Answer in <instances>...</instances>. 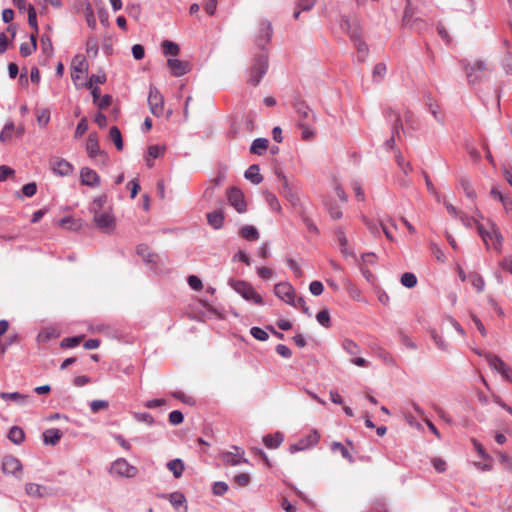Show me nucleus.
Here are the masks:
<instances>
[{"label": "nucleus", "instance_id": "f257e3e1", "mask_svg": "<svg viewBox=\"0 0 512 512\" xmlns=\"http://www.w3.org/2000/svg\"><path fill=\"white\" fill-rule=\"evenodd\" d=\"M107 201L106 195L96 197L89 206V211L93 214L95 225L103 230H112L115 226V218L110 211H104L103 207Z\"/></svg>", "mask_w": 512, "mask_h": 512}, {"label": "nucleus", "instance_id": "f03ea898", "mask_svg": "<svg viewBox=\"0 0 512 512\" xmlns=\"http://www.w3.org/2000/svg\"><path fill=\"white\" fill-rule=\"evenodd\" d=\"M477 230L487 249H489L491 243L495 251L498 253L502 251L504 239L494 222H489V229H485L481 223H478Z\"/></svg>", "mask_w": 512, "mask_h": 512}, {"label": "nucleus", "instance_id": "7ed1b4c3", "mask_svg": "<svg viewBox=\"0 0 512 512\" xmlns=\"http://www.w3.org/2000/svg\"><path fill=\"white\" fill-rule=\"evenodd\" d=\"M268 69V56L266 53H260L254 59V63L249 70L248 83L257 86Z\"/></svg>", "mask_w": 512, "mask_h": 512}, {"label": "nucleus", "instance_id": "20e7f679", "mask_svg": "<svg viewBox=\"0 0 512 512\" xmlns=\"http://www.w3.org/2000/svg\"><path fill=\"white\" fill-rule=\"evenodd\" d=\"M230 286L240 294L245 300L253 302L254 304H263L262 297L257 293L254 287L246 281L230 280Z\"/></svg>", "mask_w": 512, "mask_h": 512}, {"label": "nucleus", "instance_id": "39448f33", "mask_svg": "<svg viewBox=\"0 0 512 512\" xmlns=\"http://www.w3.org/2000/svg\"><path fill=\"white\" fill-rule=\"evenodd\" d=\"M464 70L466 73V77L468 83L470 85H475L479 83L487 70V65L484 61L478 60L474 63H465Z\"/></svg>", "mask_w": 512, "mask_h": 512}, {"label": "nucleus", "instance_id": "423d86ee", "mask_svg": "<svg viewBox=\"0 0 512 512\" xmlns=\"http://www.w3.org/2000/svg\"><path fill=\"white\" fill-rule=\"evenodd\" d=\"M138 470L135 466L130 465L124 458L115 460L110 468V473L120 477L132 478L136 476Z\"/></svg>", "mask_w": 512, "mask_h": 512}, {"label": "nucleus", "instance_id": "0eeeda50", "mask_svg": "<svg viewBox=\"0 0 512 512\" xmlns=\"http://www.w3.org/2000/svg\"><path fill=\"white\" fill-rule=\"evenodd\" d=\"M227 199L229 204L238 212L245 213L247 211V203L241 189L232 187L227 191Z\"/></svg>", "mask_w": 512, "mask_h": 512}, {"label": "nucleus", "instance_id": "6e6552de", "mask_svg": "<svg viewBox=\"0 0 512 512\" xmlns=\"http://www.w3.org/2000/svg\"><path fill=\"white\" fill-rule=\"evenodd\" d=\"M86 151L90 158H103V165L106 166L109 163V156L106 152L100 149L98 138L95 133H91L88 136L86 143Z\"/></svg>", "mask_w": 512, "mask_h": 512}, {"label": "nucleus", "instance_id": "1a4fd4ad", "mask_svg": "<svg viewBox=\"0 0 512 512\" xmlns=\"http://www.w3.org/2000/svg\"><path fill=\"white\" fill-rule=\"evenodd\" d=\"M320 439V435L317 430H312L308 435L301 438L297 443L290 445L289 451L295 453L303 451L315 446Z\"/></svg>", "mask_w": 512, "mask_h": 512}, {"label": "nucleus", "instance_id": "9d476101", "mask_svg": "<svg viewBox=\"0 0 512 512\" xmlns=\"http://www.w3.org/2000/svg\"><path fill=\"white\" fill-rule=\"evenodd\" d=\"M148 104L153 115L159 117L163 113L164 101L157 88L151 87L148 95Z\"/></svg>", "mask_w": 512, "mask_h": 512}, {"label": "nucleus", "instance_id": "9b49d317", "mask_svg": "<svg viewBox=\"0 0 512 512\" xmlns=\"http://www.w3.org/2000/svg\"><path fill=\"white\" fill-rule=\"evenodd\" d=\"M22 464L19 459L14 456L7 455L3 458L2 461V472L4 474H11L17 478H20L19 473L22 471Z\"/></svg>", "mask_w": 512, "mask_h": 512}, {"label": "nucleus", "instance_id": "f8f14e48", "mask_svg": "<svg viewBox=\"0 0 512 512\" xmlns=\"http://www.w3.org/2000/svg\"><path fill=\"white\" fill-rule=\"evenodd\" d=\"M293 108L299 117V121L308 122L309 119L316 120V115L304 100L296 98L293 102Z\"/></svg>", "mask_w": 512, "mask_h": 512}, {"label": "nucleus", "instance_id": "ddd939ff", "mask_svg": "<svg viewBox=\"0 0 512 512\" xmlns=\"http://www.w3.org/2000/svg\"><path fill=\"white\" fill-rule=\"evenodd\" d=\"M274 293L287 304H294L295 290L289 283H278L274 287Z\"/></svg>", "mask_w": 512, "mask_h": 512}, {"label": "nucleus", "instance_id": "4468645a", "mask_svg": "<svg viewBox=\"0 0 512 512\" xmlns=\"http://www.w3.org/2000/svg\"><path fill=\"white\" fill-rule=\"evenodd\" d=\"M272 36V26L269 21H261L256 35V44L259 48L263 49L270 41Z\"/></svg>", "mask_w": 512, "mask_h": 512}, {"label": "nucleus", "instance_id": "2eb2a0df", "mask_svg": "<svg viewBox=\"0 0 512 512\" xmlns=\"http://www.w3.org/2000/svg\"><path fill=\"white\" fill-rule=\"evenodd\" d=\"M349 36L356 46L357 60L359 62H364L366 60V58L368 56V52H369L367 45L361 40L360 35L356 28L351 29L349 31Z\"/></svg>", "mask_w": 512, "mask_h": 512}, {"label": "nucleus", "instance_id": "dca6fc26", "mask_svg": "<svg viewBox=\"0 0 512 512\" xmlns=\"http://www.w3.org/2000/svg\"><path fill=\"white\" fill-rule=\"evenodd\" d=\"M80 182L88 187H98L101 183L100 176L89 167H83L80 170Z\"/></svg>", "mask_w": 512, "mask_h": 512}, {"label": "nucleus", "instance_id": "f3484780", "mask_svg": "<svg viewBox=\"0 0 512 512\" xmlns=\"http://www.w3.org/2000/svg\"><path fill=\"white\" fill-rule=\"evenodd\" d=\"M50 166L54 174L62 177L71 175L74 170L73 165L62 158L51 161Z\"/></svg>", "mask_w": 512, "mask_h": 512}, {"label": "nucleus", "instance_id": "a211bd4d", "mask_svg": "<svg viewBox=\"0 0 512 512\" xmlns=\"http://www.w3.org/2000/svg\"><path fill=\"white\" fill-rule=\"evenodd\" d=\"M403 25L417 31H422L426 28V23L423 20L413 18V11L409 3L404 10Z\"/></svg>", "mask_w": 512, "mask_h": 512}, {"label": "nucleus", "instance_id": "6ab92c4d", "mask_svg": "<svg viewBox=\"0 0 512 512\" xmlns=\"http://www.w3.org/2000/svg\"><path fill=\"white\" fill-rule=\"evenodd\" d=\"M167 65L172 71V74L176 77L183 76L191 70V65L189 62L182 61L176 58L168 59Z\"/></svg>", "mask_w": 512, "mask_h": 512}, {"label": "nucleus", "instance_id": "aec40b11", "mask_svg": "<svg viewBox=\"0 0 512 512\" xmlns=\"http://www.w3.org/2000/svg\"><path fill=\"white\" fill-rule=\"evenodd\" d=\"M235 452H223L221 457L225 464L236 466L240 463H248V460L243 457L244 451L238 447H234Z\"/></svg>", "mask_w": 512, "mask_h": 512}, {"label": "nucleus", "instance_id": "412c9836", "mask_svg": "<svg viewBox=\"0 0 512 512\" xmlns=\"http://www.w3.org/2000/svg\"><path fill=\"white\" fill-rule=\"evenodd\" d=\"M385 118L392 125V131H394L396 134H400V131L403 130L400 114L394 111L392 108H388L385 111Z\"/></svg>", "mask_w": 512, "mask_h": 512}, {"label": "nucleus", "instance_id": "4be33fe9", "mask_svg": "<svg viewBox=\"0 0 512 512\" xmlns=\"http://www.w3.org/2000/svg\"><path fill=\"white\" fill-rule=\"evenodd\" d=\"M63 433L57 428L47 429L43 432V442L47 445H56L62 438Z\"/></svg>", "mask_w": 512, "mask_h": 512}, {"label": "nucleus", "instance_id": "5701e85b", "mask_svg": "<svg viewBox=\"0 0 512 512\" xmlns=\"http://www.w3.org/2000/svg\"><path fill=\"white\" fill-rule=\"evenodd\" d=\"M244 176L254 185H258L263 181V176L260 174V167L257 164H252L249 166L245 171Z\"/></svg>", "mask_w": 512, "mask_h": 512}, {"label": "nucleus", "instance_id": "b1692460", "mask_svg": "<svg viewBox=\"0 0 512 512\" xmlns=\"http://www.w3.org/2000/svg\"><path fill=\"white\" fill-rule=\"evenodd\" d=\"M25 492L27 495L31 497H44L48 495V489L45 486L36 484V483H28L25 486Z\"/></svg>", "mask_w": 512, "mask_h": 512}, {"label": "nucleus", "instance_id": "393cba45", "mask_svg": "<svg viewBox=\"0 0 512 512\" xmlns=\"http://www.w3.org/2000/svg\"><path fill=\"white\" fill-rule=\"evenodd\" d=\"M207 221L214 229H220L224 224V214L221 211H212L207 214Z\"/></svg>", "mask_w": 512, "mask_h": 512}, {"label": "nucleus", "instance_id": "a878e982", "mask_svg": "<svg viewBox=\"0 0 512 512\" xmlns=\"http://www.w3.org/2000/svg\"><path fill=\"white\" fill-rule=\"evenodd\" d=\"M268 143L269 141L266 138H257L252 142L250 152L256 155H263L268 149Z\"/></svg>", "mask_w": 512, "mask_h": 512}, {"label": "nucleus", "instance_id": "bb28decb", "mask_svg": "<svg viewBox=\"0 0 512 512\" xmlns=\"http://www.w3.org/2000/svg\"><path fill=\"white\" fill-rule=\"evenodd\" d=\"M239 235L248 241H256L259 239V232L257 228L252 225H245L241 227Z\"/></svg>", "mask_w": 512, "mask_h": 512}, {"label": "nucleus", "instance_id": "cd10ccee", "mask_svg": "<svg viewBox=\"0 0 512 512\" xmlns=\"http://www.w3.org/2000/svg\"><path fill=\"white\" fill-rule=\"evenodd\" d=\"M485 359L488 362L489 366L492 369L498 371L500 374L507 367L504 361L496 355L488 353L485 355Z\"/></svg>", "mask_w": 512, "mask_h": 512}, {"label": "nucleus", "instance_id": "c85d7f7f", "mask_svg": "<svg viewBox=\"0 0 512 512\" xmlns=\"http://www.w3.org/2000/svg\"><path fill=\"white\" fill-rule=\"evenodd\" d=\"M30 43H22L20 45V53L23 57L30 56L37 49V36L36 33L30 35Z\"/></svg>", "mask_w": 512, "mask_h": 512}, {"label": "nucleus", "instance_id": "c756f323", "mask_svg": "<svg viewBox=\"0 0 512 512\" xmlns=\"http://www.w3.org/2000/svg\"><path fill=\"white\" fill-rule=\"evenodd\" d=\"M72 71L87 72L88 64L84 55L77 54L73 57L71 62Z\"/></svg>", "mask_w": 512, "mask_h": 512}, {"label": "nucleus", "instance_id": "7c9ffc66", "mask_svg": "<svg viewBox=\"0 0 512 512\" xmlns=\"http://www.w3.org/2000/svg\"><path fill=\"white\" fill-rule=\"evenodd\" d=\"M324 206L333 220H339L342 218L343 213L340 207L333 200H325Z\"/></svg>", "mask_w": 512, "mask_h": 512}, {"label": "nucleus", "instance_id": "2f4dec72", "mask_svg": "<svg viewBox=\"0 0 512 512\" xmlns=\"http://www.w3.org/2000/svg\"><path fill=\"white\" fill-rule=\"evenodd\" d=\"M0 398L3 400L15 401L21 405H24L27 403L29 396L19 392H0Z\"/></svg>", "mask_w": 512, "mask_h": 512}, {"label": "nucleus", "instance_id": "473e14b6", "mask_svg": "<svg viewBox=\"0 0 512 512\" xmlns=\"http://www.w3.org/2000/svg\"><path fill=\"white\" fill-rule=\"evenodd\" d=\"M167 468L172 472L175 478H180L184 471V463L181 459H173L167 463Z\"/></svg>", "mask_w": 512, "mask_h": 512}, {"label": "nucleus", "instance_id": "72a5a7b5", "mask_svg": "<svg viewBox=\"0 0 512 512\" xmlns=\"http://www.w3.org/2000/svg\"><path fill=\"white\" fill-rule=\"evenodd\" d=\"M8 438L14 444L19 445L25 440V433L22 428L13 426L9 431Z\"/></svg>", "mask_w": 512, "mask_h": 512}, {"label": "nucleus", "instance_id": "f704fd0d", "mask_svg": "<svg viewBox=\"0 0 512 512\" xmlns=\"http://www.w3.org/2000/svg\"><path fill=\"white\" fill-rule=\"evenodd\" d=\"M283 441V436L280 433H276L274 435H266L263 438V442L267 448L274 449L280 446Z\"/></svg>", "mask_w": 512, "mask_h": 512}, {"label": "nucleus", "instance_id": "c9c22d12", "mask_svg": "<svg viewBox=\"0 0 512 512\" xmlns=\"http://www.w3.org/2000/svg\"><path fill=\"white\" fill-rule=\"evenodd\" d=\"M14 130H15V127H14L13 122L6 123L0 133V141L2 143L10 142L12 140Z\"/></svg>", "mask_w": 512, "mask_h": 512}, {"label": "nucleus", "instance_id": "e433bc0d", "mask_svg": "<svg viewBox=\"0 0 512 512\" xmlns=\"http://www.w3.org/2000/svg\"><path fill=\"white\" fill-rule=\"evenodd\" d=\"M162 51L165 55L177 56L179 54V46L169 40H165L161 44Z\"/></svg>", "mask_w": 512, "mask_h": 512}, {"label": "nucleus", "instance_id": "4c0bfd02", "mask_svg": "<svg viewBox=\"0 0 512 512\" xmlns=\"http://www.w3.org/2000/svg\"><path fill=\"white\" fill-rule=\"evenodd\" d=\"M468 281L476 289L477 292L483 291L485 282L481 275L477 273H470L468 275Z\"/></svg>", "mask_w": 512, "mask_h": 512}, {"label": "nucleus", "instance_id": "58836bf2", "mask_svg": "<svg viewBox=\"0 0 512 512\" xmlns=\"http://www.w3.org/2000/svg\"><path fill=\"white\" fill-rule=\"evenodd\" d=\"M109 136H110V139L114 142L116 148L118 150H122L123 149V140H122L121 132L118 129V127H116V126L111 127L110 131H109Z\"/></svg>", "mask_w": 512, "mask_h": 512}, {"label": "nucleus", "instance_id": "ea45409f", "mask_svg": "<svg viewBox=\"0 0 512 512\" xmlns=\"http://www.w3.org/2000/svg\"><path fill=\"white\" fill-rule=\"evenodd\" d=\"M298 127L302 130V138L304 140H312L315 136V130L309 125L308 122L298 121Z\"/></svg>", "mask_w": 512, "mask_h": 512}, {"label": "nucleus", "instance_id": "a19ab883", "mask_svg": "<svg viewBox=\"0 0 512 512\" xmlns=\"http://www.w3.org/2000/svg\"><path fill=\"white\" fill-rule=\"evenodd\" d=\"M169 499L175 510H179L186 502L185 496L180 492L170 494Z\"/></svg>", "mask_w": 512, "mask_h": 512}, {"label": "nucleus", "instance_id": "79ce46f5", "mask_svg": "<svg viewBox=\"0 0 512 512\" xmlns=\"http://www.w3.org/2000/svg\"><path fill=\"white\" fill-rule=\"evenodd\" d=\"M460 186L462 187L465 195L470 198V199H474L476 197V193L471 185V182L469 181L468 178L466 177H462L460 179Z\"/></svg>", "mask_w": 512, "mask_h": 512}, {"label": "nucleus", "instance_id": "37998d69", "mask_svg": "<svg viewBox=\"0 0 512 512\" xmlns=\"http://www.w3.org/2000/svg\"><path fill=\"white\" fill-rule=\"evenodd\" d=\"M28 23L29 25L34 29L33 33H36V36L38 35V25H37V14L36 10L33 5H28Z\"/></svg>", "mask_w": 512, "mask_h": 512}, {"label": "nucleus", "instance_id": "c03bdc74", "mask_svg": "<svg viewBox=\"0 0 512 512\" xmlns=\"http://www.w3.org/2000/svg\"><path fill=\"white\" fill-rule=\"evenodd\" d=\"M264 198L272 210H275V211L281 210L280 203H279L277 197L273 193H271L269 191H265Z\"/></svg>", "mask_w": 512, "mask_h": 512}, {"label": "nucleus", "instance_id": "a18cd8bd", "mask_svg": "<svg viewBox=\"0 0 512 512\" xmlns=\"http://www.w3.org/2000/svg\"><path fill=\"white\" fill-rule=\"evenodd\" d=\"M37 123L41 127H46L50 121V111L48 109H41L36 112Z\"/></svg>", "mask_w": 512, "mask_h": 512}, {"label": "nucleus", "instance_id": "49530a36", "mask_svg": "<svg viewBox=\"0 0 512 512\" xmlns=\"http://www.w3.org/2000/svg\"><path fill=\"white\" fill-rule=\"evenodd\" d=\"M332 451H340L343 458L347 459L349 462H353V457L348 451V449L340 442H333L331 445Z\"/></svg>", "mask_w": 512, "mask_h": 512}, {"label": "nucleus", "instance_id": "de8ad7c7", "mask_svg": "<svg viewBox=\"0 0 512 512\" xmlns=\"http://www.w3.org/2000/svg\"><path fill=\"white\" fill-rule=\"evenodd\" d=\"M386 71H387V69H386V65L384 63H377L374 66L373 72H372L374 81H376V82L381 81L384 78Z\"/></svg>", "mask_w": 512, "mask_h": 512}, {"label": "nucleus", "instance_id": "09e8293b", "mask_svg": "<svg viewBox=\"0 0 512 512\" xmlns=\"http://www.w3.org/2000/svg\"><path fill=\"white\" fill-rule=\"evenodd\" d=\"M401 284L407 288H413L417 284V278L413 273L405 272L401 276Z\"/></svg>", "mask_w": 512, "mask_h": 512}, {"label": "nucleus", "instance_id": "8fccbe9b", "mask_svg": "<svg viewBox=\"0 0 512 512\" xmlns=\"http://www.w3.org/2000/svg\"><path fill=\"white\" fill-rule=\"evenodd\" d=\"M85 18H86L87 25L90 28L94 29L96 27V19L94 16L93 9H92L90 3H88V2L85 3Z\"/></svg>", "mask_w": 512, "mask_h": 512}, {"label": "nucleus", "instance_id": "3c124183", "mask_svg": "<svg viewBox=\"0 0 512 512\" xmlns=\"http://www.w3.org/2000/svg\"><path fill=\"white\" fill-rule=\"evenodd\" d=\"M316 319H317L318 323L320 325H322L323 327L327 328L331 325L330 314H329L328 310H326V309L319 311L316 315Z\"/></svg>", "mask_w": 512, "mask_h": 512}, {"label": "nucleus", "instance_id": "603ef678", "mask_svg": "<svg viewBox=\"0 0 512 512\" xmlns=\"http://www.w3.org/2000/svg\"><path fill=\"white\" fill-rule=\"evenodd\" d=\"M431 338L433 339L435 345L442 351L448 350V344L443 340V338L435 331L431 330L430 332Z\"/></svg>", "mask_w": 512, "mask_h": 512}, {"label": "nucleus", "instance_id": "864d4df0", "mask_svg": "<svg viewBox=\"0 0 512 512\" xmlns=\"http://www.w3.org/2000/svg\"><path fill=\"white\" fill-rule=\"evenodd\" d=\"M106 82V75L104 73L101 74H92L89 78V81L85 84L87 88H92L95 84H103Z\"/></svg>", "mask_w": 512, "mask_h": 512}, {"label": "nucleus", "instance_id": "5fc2aeb1", "mask_svg": "<svg viewBox=\"0 0 512 512\" xmlns=\"http://www.w3.org/2000/svg\"><path fill=\"white\" fill-rule=\"evenodd\" d=\"M108 406L109 403L106 400H93L90 402V409L93 413H97L100 410L107 409Z\"/></svg>", "mask_w": 512, "mask_h": 512}, {"label": "nucleus", "instance_id": "6e6d98bb", "mask_svg": "<svg viewBox=\"0 0 512 512\" xmlns=\"http://www.w3.org/2000/svg\"><path fill=\"white\" fill-rule=\"evenodd\" d=\"M82 339H83V336L64 338L61 341V346L64 348H73V347L77 346L81 342Z\"/></svg>", "mask_w": 512, "mask_h": 512}, {"label": "nucleus", "instance_id": "4d7b16f0", "mask_svg": "<svg viewBox=\"0 0 512 512\" xmlns=\"http://www.w3.org/2000/svg\"><path fill=\"white\" fill-rule=\"evenodd\" d=\"M187 283L190 286V288L195 291H200L203 288L201 279L199 277H197L196 275L188 276Z\"/></svg>", "mask_w": 512, "mask_h": 512}, {"label": "nucleus", "instance_id": "13d9d810", "mask_svg": "<svg viewBox=\"0 0 512 512\" xmlns=\"http://www.w3.org/2000/svg\"><path fill=\"white\" fill-rule=\"evenodd\" d=\"M250 333L255 339L260 341H266L269 337L268 333L260 327H252Z\"/></svg>", "mask_w": 512, "mask_h": 512}, {"label": "nucleus", "instance_id": "bf43d9fd", "mask_svg": "<svg viewBox=\"0 0 512 512\" xmlns=\"http://www.w3.org/2000/svg\"><path fill=\"white\" fill-rule=\"evenodd\" d=\"M343 348L351 355H356L359 352L358 345L350 339L344 340Z\"/></svg>", "mask_w": 512, "mask_h": 512}, {"label": "nucleus", "instance_id": "052dcab7", "mask_svg": "<svg viewBox=\"0 0 512 512\" xmlns=\"http://www.w3.org/2000/svg\"><path fill=\"white\" fill-rule=\"evenodd\" d=\"M395 160H396V163L397 165L402 169V171L405 173V174H408L410 171H411V166L409 163L405 162L403 156L401 155L400 152H398L396 155H395Z\"/></svg>", "mask_w": 512, "mask_h": 512}, {"label": "nucleus", "instance_id": "680f3d73", "mask_svg": "<svg viewBox=\"0 0 512 512\" xmlns=\"http://www.w3.org/2000/svg\"><path fill=\"white\" fill-rule=\"evenodd\" d=\"M36 192H37V185L34 182L27 183V184L23 185V187H22V193L26 197L34 196L36 194Z\"/></svg>", "mask_w": 512, "mask_h": 512}, {"label": "nucleus", "instance_id": "e2e57ef3", "mask_svg": "<svg viewBox=\"0 0 512 512\" xmlns=\"http://www.w3.org/2000/svg\"><path fill=\"white\" fill-rule=\"evenodd\" d=\"M184 416L181 411L174 410L169 414V422L172 425H179L183 422Z\"/></svg>", "mask_w": 512, "mask_h": 512}, {"label": "nucleus", "instance_id": "0e129e2a", "mask_svg": "<svg viewBox=\"0 0 512 512\" xmlns=\"http://www.w3.org/2000/svg\"><path fill=\"white\" fill-rule=\"evenodd\" d=\"M234 482L240 487H245L250 482V476L247 473L237 474L234 477Z\"/></svg>", "mask_w": 512, "mask_h": 512}, {"label": "nucleus", "instance_id": "69168bd1", "mask_svg": "<svg viewBox=\"0 0 512 512\" xmlns=\"http://www.w3.org/2000/svg\"><path fill=\"white\" fill-rule=\"evenodd\" d=\"M88 130V123H87V119L84 117L80 120V122L78 123L77 127H76V131H75V137L76 138H79L81 137L82 135H84Z\"/></svg>", "mask_w": 512, "mask_h": 512}, {"label": "nucleus", "instance_id": "338daca9", "mask_svg": "<svg viewBox=\"0 0 512 512\" xmlns=\"http://www.w3.org/2000/svg\"><path fill=\"white\" fill-rule=\"evenodd\" d=\"M287 265L293 271L296 277L300 278L303 275V272L299 266V264L292 258H287Z\"/></svg>", "mask_w": 512, "mask_h": 512}, {"label": "nucleus", "instance_id": "774afa93", "mask_svg": "<svg viewBox=\"0 0 512 512\" xmlns=\"http://www.w3.org/2000/svg\"><path fill=\"white\" fill-rule=\"evenodd\" d=\"M212 490H213V493L215 495L221 496V495H223L224 493L227 492L228 485L225 482H222V481L215 482L214 485H213Z\"/></svg>", "mask_w": 512, "mask_h": 512}]
</instances>
